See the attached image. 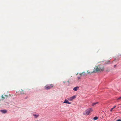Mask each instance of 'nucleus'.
<instances>
[{
    "mask_svg": "<svg viewBox=\"0 0 121 121\" xmlns=\"http://www.w3.org/2000/svg\"><path fill=\"white\" fill-rule=\"evenodd\" d=\"M93 111V110L91 108H89L85 110L83 113L84 115H89L90 113Z\"/></svg>",
    "mask_w": 121,
    "mask_h": 121,
    "instance_id": "obj_1",
    "label": "nucleus"
},
{
    "mask_svg": "<svg viewBox=\"0 0 121 121\" xmlns=\"http://www.w3.org/2000/svg\"><path fill=\"white\" fill-rule=\"evenodd\" d=\"M54 85L52 84H51L50 85L47 84L44 87L45 89L46 90H48L53 88V87Z\"/></svg>",
    "mask_w": 121,
    "mask_h": 121,
    "instance_id": "obj_2",
    "label": "nucleus"
},
{
    "mask_svg": "<svg viewBox=\"0 0 121 121\" xmlns=\"http://www.w3.org/2000/svg\"><path fill=\"white\" fill-rule=\"evenodd\" d=\"M98 68H99L101 71H102L104 70V67L103 65H99L98 66Z\"/></svg>",
    "mask_w": 121,
    "mask_h": 121,
    "instance_id": "obj_3",
    "label": "nucleus"
},
{
    "mask_svg": "<svg viewBox=\"0 0 121 121\" xmlns=\"http://www.w3.org/2000/svg\"><path fill=\"white\" fill-rule=\"evenodd\" d=\"M76 97L75 96H73L70 98L68 99L70 101H72Z\"/></svg>",
    "mask_w": 121,
    "mask_h": 121,
    "instance_id": "obj_4",
    "label": "nucleus"
},
{
    "mask_svg": "<svg viewBox=\"0 0 121 121\" xmlns=\"http://www.w3.org/2000/svg\"><path fill=\"white\" fill-rule=\"evenodd\" d=\"M64 103H68V104H71V102H68V101L66 99H65L64 101Z\"/></svg>",
    "mask_w": 121,
    "mask_h": 121,
    "instance_id": "obj_5",
    "label": "nucleus"
},
{
    "mask_svg": "<svg viewBox=\"0 0 121 121\" xmlns=\"http://www.w3.org/2000/svg\"><path fill=\"white\" fill-rule=\"evenodd\" d=\"M95 70L96 72L101 71L99 69V68H98V66L96 67Z\"/></svg>",
    "mask_w": 121,
    "mask_h": 121,
    "instance_id": "obj_6",
    "label": "nucleus"
},
{
    "mask_svg": "<svg viewBox=\"0 0 121 121\" xmlns=\"http://www.w3.org/2000/svg\"><path fill=\"white\" fill-rule=\"evenodd\" d=\"M1 112L3 113H5L7 112V111L6 110H1Z\"/></svg>",
    "mask_w": 121,
    "mask_h": 121,
    "instance_id": "obj_7",
    "label": "nucleus"
},
{
    "mask_svg": "<svg viewBox=\"0 0 121 121\" xmlns=\"http://www.w3.org/2000/svg\"><path fill=\"white\" fill-rule=\"evenodd\" d=\"M79 89V87L78 86H77L76 87H74L73 89V90H74V91H77L78 89Z\"/></svg>",
    "mask_w": 121,
    "mask_h": 121,
    "instance_id": "obj_8",
    "label": "nucleus"
},
{
    "mask_svg": "<svg viewBox=\"0 0 121 121\" xmlns=\"http://www.w3.org/2000/svg\"><path fill=\"white\" fill-rule=\"evenodd\" d=\"M33 115L34 117L36 118H37L39 116V115H38L33 114Z\"/></svg>",
    "mask_w": 121,
    "mask_h": 121,
    "instance_id": "obj_9",
    "label": "nucleus"
},
{
    "mask_svg": "<svg viewBox=\"0 0 121 121\" xmlns=\"http://www.w3.org/2000/svg\"><path fill=\"white\" fill-rule=\"evenodd\" d=\"M20 93L21 94H23L24 93L23 90H21L20 91Z\"/></svg>",
    "mask_w": 121,
    "mask_h": 121,
    "instance_id": "obj_10",
    "label": "nucleus"
},
{
    "mask_svg": "<svg viewBox=\"0 0 121 121\" xmlns=\"http://www.w3.org/2000/svg\"><path fill=\"white\" fill-rule=\"evenodd\" d=\"M98 103V102H97L95 103H92V105L93 106H94L95 105H96V104H97Z\"/></svg>",
    "mask_w": 121,
    "mask_h": 121,
    "instance_id": "obj_11",
    "label": "nucleus"
},
{
    "mask_svg": "<svg viewBox=\"0 0 121 121\" xmlns=\"http://www.w3.org/2000/svg\"><path fill=\"white\" fill-rule=\"evenodd\" d=\"M98 119V117H95L93 118V119L94 120H96Z\"/></svg>",
    "mask_w": 121,
    "mask_h": 121,
    "instance_id": "obj_12",
    "label": "nucleus"
},
{
    "mask_svg": "<svg viewBox=\"0 0 121 121\" xmlns=\"http://www.w3.org/2000/svg\"><path fill=\"white\" fill-rule=\"evenodd\" d=\"M2 98L3 99H5V98L4 97V96H3V95H2Z\"/></svg>",
    "mask_w": 121,
    "mask_h": 121,
    "instance_id": "obj_13",
    "label": "nucleus"
},
{
    "mask_svg": "<svg viewBox=\"0 0 121 121\" xmlns=\"http://www.w3.org/2000/svg\"><path fill=\"white\" fill-rule=\"evenodd\" d=\"M77 78H78V81L79 79H81V78L79 77H77Z\"/></svg>",
    "mask_w": 121,
    "mask_h": 121,
    "instance_id": "obj_14",
    "label": "nucleus"
},
{
    "mask_svg": "<svg viewBox=\"0 0 121 121\" xmlns=\"http://www.w3.org/2000/svg\"><path fill=\"white\" fill-rule=\"evenodd\" d=\"M114 109L113 108H111L110 110V111L111 112Z\"/></svg>",
    "mask_w": 121,
    "mask_h": 121,
    "instance_id": "obj_15",
    "label": "nucleus"
},
{
    "mask_svg": "<svg viewBox=\"0 0 121 121\" xmlns=\"http://www.w3.org/2000/svg\"><path fill=\"white\" fill-rule=\"evenodd\" d=\"M67 82L68 83V84H67V85H69V81H68Z\"/></svg>",
    "mask_w": 121,
    "mask_h": 121,
    "instance_id": "obj_16",
    "label": "nucleus"
},
{
    "mask_svg": "<svg viewBox=\"0 0 121 121\" xmlns=\"http://www.w3.org/2000/svg\"><path fill=\"white\" fill-rule=\"evenodd\" d=\"M84 73H85L84 72L82 73L81 74H80V75H81V76Z\"/></svg>",
    "mask_w": 121,
    "mask_h": 121,
    "instance_id": "obj_17",
    "label": "nucleus"
},
{
    "mask_svg": "<svg viewBox=\"0 0 121 121\" xmlns=\"http://www.w3.org/2000/svg\"><path fill=\"white\" fill-rule=\"evenodd\" d=\"M121 99V96L118 99V100H119V99Z\"/></svg>",
    "mask_w": 121,
    "mask_h": 121,
    "instance_id": "obj_18",
    "label": "nucleus"
},
{
    "mask_svg": "<svg viewBox=\"0 0 121 121\" xmlns=\"http://www.w3.org/2000/svg\"><path fill=\"white\" fill-rule=\"evenodd\" d=\"M116 121H121V119H118V120H116Z\"/></svg>",
    "mask_w": 121,
    "mask_h": 121,
    "instance_id": "obj_19",
    "label": "nucleus"
},
{
    "mask_svg": "<svg viewBox=\"0 0 121 121\" xmlns=\"http://www.w3.org/2000/svg\"><path fill=\"white\" fill-rule=\"evenodd\" d=\"M116 107V106H115L113 108L114 109Z\"/></svg>",
    "mask_w": 121,
    "mask_h": 121,
    "instance_id": "obj_20",
    "label": "nucleus"
},
{
    "mask_svg": "<svg viewBox=\"0 0 121 121\" xmlns=\"http://www.w3.org/2000/svg\"><path fill=\"white\" fill-rule=\"evenodd\" d=\"M4 96L7 97L8 96V95H4Z\"/></svg>",
    "mask_w": 121,
    "mask_h": 121,
    "instance_id": "obj_21",
    "label": "nucleus"
},
{
    "mask_svg": "<svg viewBox=\"0 0 121 121\" xmlns=\"http://www.w3.org/2000/svg\"><path fill=\"white\" fill-rule=\"evenodd\" d=\"M63 82L64 83H65V81H63Z\"/></svg>",
    "mask_w": 121,
    "mask_h": 121,
    "instance_id": "obj_22",
    "label": "nucleus"
},
{
    "mask_svg": "<svg viewBox=\"0 0 121 121\" xmlns=\"http://www.w3.org/2000/svg\"><path fill=\"white\" fill-rule=\"evenodd\" d=\"M116 65H115V66H116Z\"/></svg>",
    "mask_w": 121,
    "mask_h": 121,
    "instance_id": "obj_23",
    "label": "nucleus"
},
{
    "mask_svg": "<svg viewBox=\"0 0 121 121\" xmlns=\"http://www.w3.org/2000/svg\"><path fill=\"white\" fill-rule=\"evenodd\" d=\"M120 55L121 56V55Z\"/></svg>",
    "mask_w": 121,
    "mask_h": 121,
    "instance_id": "obj_24",
    "label": "nucleus"
}]
</instances>
